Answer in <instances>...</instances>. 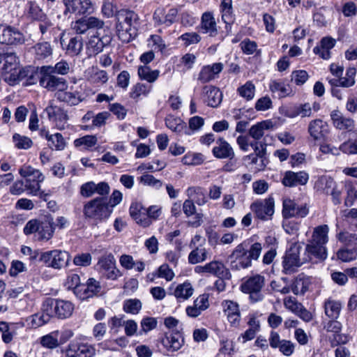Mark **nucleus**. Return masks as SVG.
<instances>
[{
    "instance_id": "c85d7f7f",
    "label": "nucleus",
    "mask_w": 357,
    "mask_h": 357,
    "mask_svg": "<svg viewBox=\"0 0 357 357\" xmlns=\"http://www.w3.org/2000/svg\"><path fill=\"white\" fill-rule=\"evenodd\" d=\"M23 324L13 322L0 321V333L1 339L5 344L10 343L17 335V331L22 328Z\"/></svg>"
},
{
    "instance_id": "c03bdc74",
    "label": "nucleus",
    "mask_w": 357,
    "mask_h": 357,
    "mask_svg": "<svg viewBox=\"0 0 357 357\" xmlns=\"http://www.w3.org/2000/svg\"><path fill=\"white\" fill-rule=\"evenodd\" d=\"M186 195L190 200L199 206L204 205L207 198L203 188L200 187H190L186 190Z\"/></svg>"
},
{
    "instance_id": "6ab92c4d",
    "label": "nucleus",
    "mask_w": 357,
    "mask_h": 357,
    "mask_svg": "<svg viewBox=\"0 0 357 357\" xmlns=\"http://www.w3.org/2000/svg\"><path fill=\"white\" fill-rule=\"evenodd\" d=\"M105 23L96 17H82L72 24V29L77 34L85 33L89 29L103 28Z\"/></svg>"
},
{
    "instance_id": "3c124183",
    "label": "nucleus",
    "mask_w": 357,
    "mask_h": 357,
    "mask_svg": "<svg viewBox=\"0 0 357 357\" xmlns=\"http://www.w3.org/2000/svg\"><path fill=\"white\" fill-rule=\"evenodd\" d=\"M269 123L261 121L253 125L249 130V135L255 140L260 139L264 135L265 130L268 129Z\"/></svg>"
},
{
    "instance_id": "a18cd8bd",
    "label": "nucleus",
    "mask_w": 357,
    "mask_h": 357,
    "mask_svg": "<svg viewBox=\"0 0 357 357\" xmlns=\"http://www.w3.org/2000/svg\"><path fill=\"white\" fill-rule=\"evenodd\" d=\"M138 76L141 79L147 81L149 83L154 82L159 77L160 71L152 70L148 66H142L138 68Z\"/></svg>"
},
{
    "instance_id": "b1692460",
    "label": "nucleus",
    "mask_w": 357,
    "mask_h": 357,
    "mask_svg": "<svg viewBox=\"0 0 357 357\" xmlns=\"http://www.w3.org/2000/svg\"><path fill=\"white\" fill-rule=\"evenodd\" d=\"M95 349L88 344L80 342H70L66 349L67 357H93L95 355Z\"/></svg>"
},
{
    "instance_id": "4be33fe9",
    "label": "nucleus",
    "mask_w": 357,
    "mask_h": 357,
    "mask_svg": "<svg viewBox=\"0 0 357 357\" xmlns=\"http://www.w3.org/2000/svg\"><path fill=\"white\" fill-rule=\"evenodd\" d=\"M309 177L308 173L305 171L295 172L289 170L284 172L282 183L289 188L305 185L308 182Z\"/></svg>"
},
{
    "instance_id": "37998d69",
    "label": "nucleus",
    "mask_w": 357,
    "mask_h": 357,
    "mask_svg": "<svg viewBox=\"0 0 357 357\" xmlns=\"http://www.w3.org/2000/svg\"><path fill=\"white\" fill-rule=\"evenodd\" d=\"M342 305L340 301L328 299L324 303V311L326 315L331 319H337L339 317Z\"/></svg>"
},
{
    "instance_id": "bb28decb",
    "label": "nucleus",
    "mask_w": 357,
    "mask_h": 357,
    "mask_svg": "<svg viewBox=\"0 0 357 357\" xmlns=\"http://www.w3.org/2000/svg\"><path fill=\"white\" fill-rule=\"evenodd\" d=\"M204 102L211 107H218L222 102V93L220 89L212 85L205 86L202 89Z\"/></svg>"
},
{
    "instance_id": "09e8293b",
    "label": "nucleus",
    "mask_w": 357,
    "mask_h": 357,
    "mask_svg": "<svg viewBox=\"0 0 357 357\" xmlns=\"http://www.w3.org/2000/svg\"><path fill=\"white\" fill-rule=\"evenodd\" d=\"M141 207L143 206L140 204L135 203V222L143 227H148L152 224V222L147 213L144 211Z\"/></svg>"
},
{
    "instance_id": "6e6d98bb",
    "label": "nucleus",
    "mask_w": 357,
    "mask_h": 357,
    "mask_svg": "<svg viewBox=\"0 0 357 357\" xmlns=\"http://www.w3.org/2000/svg\"><path fill=\"white\" fill-rule=\"evenodd\" d=\"M337 239L344 245L351 247H357V234L348 231H340L337 235Z\"/></svg>"
},
{
    "instance_id": "774afa93",
    "label": "nucleus",
    "mask_w": 357,
    "mask_h": 357,
    "mask_svg": "<svg viewBox=\"0 0 357 357\" xmlns=\"http://www.w3.org/2000/svg\"><path fill=\"white\" fill-rule=\"evenodd\" d=\"M139 181L143 185L152 186L156 189H159L162 185V183L160 180L156 179L151 174L142 175L139 178Z\"/></svg>"
},
{
    "instance_id": "393cba45",
    "label": "nucleus",
    "mask_w": 357,
    "mask_h": 357,
    "mask_svg": "<svg viewBox=\"0 0 357 357\" xmlns=\"http://www.w3.org/2000/svg\"><path fill=\"white\" fill-rule=\"evenodd\" d=\"M221 305L230 324L235 327L238 326L241 322V312L238 303L225 300L222 302Z\"/></svg>"
},
{
    "instance_id": "dca6fc26",
    "label": "nucleus",
    "mask_w": 357,
    "mask_h": 357,
    "mask_svg": "<svg viewBox=\"0 0 357 357\" xmlns=\"http://www.w3.org/2000/svg\"><path fill=\"white\" fill-rule=\"evenodd\" d=\"M309 213L306 204H298L294 200L286 199L283 201L282 215L285 219L289 218H305Z\"/></svg>"
},
{
    "instance_id": "f704fd0d",
    "label": "nucleus",
    "mask_w": 357,
    "mask_h": 357,
    "mask_svg": "<svg viewBox=\"0 0 357 357\" xmlns=\"http://www.w3.org/2000/svg\"><path fill=\"white\" fill-rule=\"evenodd\" d=\"M208 273L215 275L220 279L230 280L231 275L229 270L220 261L213 260L208 263Z\"/></svg>"
},
{
    "instance_id": "c756f323",
    "label": "nucleus",
    "mask_w": 357,
    "mask_h": 357,
    "mask_svg": "<svg viewBox=\"0 0 357 357\" xmlns=\"http://www.w3.org/2000/svg\"><path fill=\"white\" fill-rule=\"evenodd\" d=\"M54 229L53 218L51 216H45L44 220L40 222L36 236L38 241H47L52 237Z\"/></svg>"
},
{
    "instance_id": "5fc2aeb1",
    "label": "nucleus",
    "mask_w": 357,
    "mask_h": 357,
    "mask_svg": "<svg viewBox=\"0 0 357 357\" xmlns=\"http://www.w3.org/2000/svg\"><path fill=\"white\" fill-rule=\"evenodd\" d=\"M13 141L15 146L18 149H29L33 145V142L29 137L18 133L13 135Z\"/></svg>"
},
{
    "instance_id": "6e6552de",
    "label": "nucleus",
    "mask_w": 357,
    "mask_h": 357,
    "mask_svg": "<svg viewBox=\"0 0 357 357\" xmlns=\"http://www.w3.org/2000/svg\"><path fill=\"white\" fill-rule=\"evenodd\" d=\"M228 261L230 268L233 271H239L250 267L252 262L248 257L247 245L245 243L238 245L228 257Z\"/></svg>"
},
{
    "instance_id": "0eeeda50",
    "label": "nucleus",
    "mask_w": 357,
    "mask_h": 357,
    "mask_svg": "<svg viewBox=\"0 0 357 357\" xmlns=\"http://www.w3.org/2000/svg\"><path fill=\"white\" fill-rule=\"evenodd\" d=\"M70 258L68 252L54 250L41 253L39 260L48 267L60 269L68 265Z\"/></svg>"
},
{
    "instance_id": "de8ad7c7",
    "label": "nucleus",
    "mask_w": 357,
    "mask_h": 357,
    "mask_svg": "<svg viewBox=\"0 0 357 357\" xmlns=\"http://www.w3.org/2000/svg\"><path fill=\"white\" fill-rule=\"evenodd\" d=\"M83 47V43L80 36H75L70 39L66 45V53L70 56L78 55Z\"/></svg>"
},
{
    "instance_id": "f3484780",
    "label": "nucleus",
    "mask_w": 357,
    "mask_h": 357,
    "mask_svg": "<svg viewBox=\"0 0 357 357\" xmlns=\"http://www.w3.org/2000/svg\"><path fill=\"white\" fill-rule=\"evenodd\" d=\"M250 209L259 219L268 220L274 213V199L273 197H268L255 202L251 204Z\"/></svg>"
},
{
    "instance_id": "052dcab7",
    "label": "nucleus",
    "mask_w": 357,
    "mask_h": 357,
    "mask_svg": "<svg viewBox=\"0 0 357 357\" xmlns=\"http://www.w3.org/2000/svg\"><path fill=\"white\" fill-rule=\"evenodd\" d=\"M98 142L96 135H85L74 141L76 147L84 146L85 149H89L96 144Z\"/></svg>"
},
{
    "instance_id": "a878e982",
    "label": "nucleus",
    "mask_w": 357,
    "mask_h": 357,
    "mask_svg": "<svg viewBox=\"0 0 357 357\" xmlns=\"http://www.w3.org/2000/svg\"><path fill=\"white\" fill-rule=\"evenodd\" d=\"M213 155L218 159L232 160L235 153L231 146L224 139L220 137L215 142V146L212 149Z\"/></svg>"
},
{
    "instance_id": "e2e57ef3",
    "label": "nucleus",
    "mask_w": 357,
    "mask_h": 357,
    "mask_svg": "<svg viewBox=\"0 0 357 357\" xmlns=\"http://www.w3.org/2000/svg\"><path fill=\"white\" fill-rule=\"evenodd\" d=\"M178 39L182 40L185 46H189L197 44L200 42L202 38L196 32H188L182 34Z\"/></svg>"
},
{
    "instance_id": "58836bf2",
    "label": "nucleus",
    "mask_w": 357,
    "mask_h": 357,
    "mask_svg": "<svg viewBox=\"0 0 357 357\" xmlns=\"http://www.w3.org/2000/svg\"><path fill=\"white\" fill-rule=\"evenodd\" d=\"M193 293L194 289L192 284L188 282H185L176 287L173 295L178 302H183L190 298Z\"/></svg>"
},
{
    "instance_id": "473e14b6",
    "label": "nucleus",
    "mask_w": 357,
    "mask_h": 357,
    "mask_svg": "<svg viewBox=\"0 0 357 357\" xmlns=\"http://www.w3.org/2000/svg\"><path fill=\"white\" fill-rule=\"evenodd\" d=\"M311 284L312 278L301 273L293 280L291 289L295 295H304Z\"/></svg>"
},
{
    "instance_id": "5701e85b",
    "label": "nucleus",
    "mask_w": 357,
    "mask_h": 357,
    "mask_svg": "<svg viewBox=\"0 0 357 357\" xmlns=\"http://www.w3.org/2000/svg\"><path fill=\"white\" fill-rule=\"evenodd\" d=\"M161 343L167 351L174 352L181 348L184 343V338L182 333L176 330L166 333L161 339Z\"/></svg>"
},
{
    "instance_id": "ea45409f",
    "label": "nucleus",
    "mask_w": 357,
    "mask_h": 357,
    "mask_svg": "<svg viewBox=\"0 0 357 357\" xmlns=\"http://www.w3.org/2000/svg\"><path fill=\"white\" fill-rule=\"evenodd\" d=\"M45 301L43 302L42 306H41V312L40 313H36L31 317H29V320L30 321L29 325L31 327L36 328L40 326H43L44 324L49 322L51 317H52V314L47 311H45Z\"/></svg>"
},
{
    "instance_id": "39448f33",
    "label": "nucleus",
    "mask_w": 357,
    "mask_h": 357,
    "mask_svg": "<svg viewBox=\"0 0 357 357\" xmlns=\"http://www.w3.org/2000/svg\"><path fill=\"white\" fill-rule=\"evenodd\" d=\"M44 307L52 317L60 319L69 318L74 311V305L70 301L52 298H47L45 300Z\"/></svg>"
},
{
    "instance_id": "9b49d317",
    "label": "nucleus",
    "mask_w": 357,
    "mask_h": 357,
    "mask_svg": "<svg viewBox=\"0 0 357 357\" xmlns=\"http://www.w3.org/2000/svg\"><path fill=\"white\" fill-rule=\"evenodd\" d=\"M97 266L100 272L109 280H114L121 275V271L116 268L114 256L112 253L101 256Z\"/></svg>"
},
{
    "instance_id": "49530a36",
    "label": "nucleus",
    "mask_w": 357,
    "mask_h": 357,
    "mask_svg": "<svg viewBox=\"0 0 357 357\" xmlns=\"http://www.w3.org/2000/svg\"><path fill=\"white\" fill-rule=\"evenodd\" d=\"M45 176L42 175V178H30L24 180L25 188L28 195L36 196L39 194L40 190V183L44 181Z\"/></svg>"
},
{
    "instance_id": "ddd939ff",
    "label": "nucleus",
    "mask_w": 357,
    "mask_h": 357,
    "mask_svg": "<svg viewBox=\"0 0 357 357\" xmlns=\"http://www.w3.org/2000/svg\"><path fill=\"white\" fill-rule=\"evenodd\" d=\"M7 79H8V84L10 85H15L24 79H26V85H32L36 84L38 81L40 82V68L39 71H37L35 70L34 67L28 66L19 70L18 74H13V75H10Z\"/></svg>"
},
{
    "instance_id": "680f3d73",
    "label": "nucleus",
    "mask_w": 357,
    "mask_h": 357,
    "mask_svg": "<svg viewBox=\"0 0 357 357\" xmlns=\"http://www.w3.org/2000/svg\"><path fill=\"white\" fill-rule=\"evenodd\" d=\"M356 69L354 67H349L347 69L344 77H340L342 79V87L349 88L355 84V77Z\"/></svg>"
},
{
    "instance_id": "1a4fd4ad",
    "label": "nucleus",
    "mask_w": 357,
    "mask_h": 357,
    "mask_svg": "<svg viewBox=\"0 0 357 357\" xmlns=\"http://www.w3.org/2000/svg\"><path fill=\"white\" fill-rule=\"evenodd\" d=\"M112 39L111 30L108 27L97 29L96 33L91 36L87 47L89 50L94 54L102 51L103 48L109 45Z\"/></svg>"
},
{
    "instance_id": "c9c22d12",
    "label": "nucleus",
    "mask_w": 357,
    "mask_h": 357,
    "mask_svg": "<svg viewBox=\"0 0 357 357\" xmlns=\"http://www.w3.org/2000/svg\"><path fill=\"white\" fill-rule=\"evenodd\" d=\"M192 250L189 253L188 260L190 264H197L211 258L209 250L202 245L192 248Z\"/></svg>"
},
{
    "instance_id": "9d476101",
    "label": "nucleus",
    "mask_w": 357,
    "mask_h": 357,
    "mask_svg": "<svg viewBox=\"0 0 357 357\" xmlns=\"http://www.w3.org/2000/svg\"><path fill=\"white\" fill-rule=\"evenodd\" d=\"M301 245L297 242L291 243L289 249L286 252L282 261L283 272L285 274H291L296 271L303 261L299 257Z\"/></svg>"
},
{
    "instance_id": "338daca9",
    "label": "nucleus",
    "mask_w": 357,
    "mask_h": 357,
    "mask_svg": "<svg viewBox=\"0 0 357 357\" xmlns=\"http://www.w3.org/2000/svg\"><path fill=\"white\" fill-rule=\"evenodd\" d=\"M93 84H105L108 80V75L106 71L102 70H94L89 78Z\"/></svg>"
},
{
    "instance_id": "0e129e2a",
    "label": "nucleus",
    "mask_w": 357,
    "mask_h": 357,
    "mask_svg": "<svg viewBox=\"0 0 357 357\" xmlns=\"http://www.w3.org/2000/svg\"><path fill=\"white\" fill-rule=\"evenodd\" d=\"M19 173L24 178V179L33 177L42 178V175H43L38 169H36L31 166L22 167L20 169Z\"/></svg>"
},
{
    "instance_id": "603ef678",
    "label": "nucleus",
    "mask_w": 357,
    "mask_h": 357,
    "mask_svg": "<svg viewBox=\"0 0 357 357\" xmlns=\"http://www.w3.org/2000/svg\"><path fill=\"white\" fill-rule=\"evenodd\" d=\"M237 91L241 97L247 100H251L255 97V86L252 82L248 81L245 84L238 87Z\"/></svg>"
},
{
    "instance_id": "a211bd4d",
    "label": "nucleus",
    "mask_w": 357,
    "mask_h": 357,
    "mask_svg": "<svg viewBox=\"0 0 357 357\" xmlns=\"http://www.w3.org/2000/svg\"><path fill=\"white\" fill-rule=\"evenodd\" d=\"M66 7L64 14L68 13L76 15L90 14L93 11L92 3L90 0H63Z\"/></svg>"
},
{
    "instance_id": "864d4df0",
    "label": "nucleus",
    "mask_w": 357,
    "mask_h": 357,
    "mask_svg": "<svg viewBox=\"0 0 357 357\" xmlns=\"http://www.w3.org/2000/svg\"><path fill=\"white\" fill-rule=\"evenodd\" d=\"M36 56L38 59H44L52 54V49L50 44L43 42L36 44L34 46Z\"/></svg>"
},
{
    "instance_id": "4468645a",
    "label": "nucleus",
    "mask_w": 357,
    "mask_h": 357,
    "mask_svg": "<svg viewBox=\"0 0 357 357\" xmlns=\"http://www.w3.org/2000/svg\"><path fill=\"white\" fill-rule=\"evenodd\" d=\"M55 96L59 101L63 102L70 106L77 105L84 100L82 88L74 86L56 92Z\"/></svg>"
},
{
    "instance_id": "f257e3e1",
    "label": "nucleus",
    "mask_w": 357,
    "mask_h": 357,
    "mask_svg": "<svg viewBox=\"0 0 357 357\" xmlns=\"http://www.w3.org/2000/svg\"><path fill=\"white\" fill-rule=\"evenodd\" d=\"M112 213L108 200L104 197H98L84 203L83 215L84 218L93 225L107 220Z\"/></svg>"
},
{
    "instance_id": "423d86ee",
    "label": "nucleus",
    "mask_w": 357,
    "mask_h": 357,
    "mask_svg": "<svg viewBox=\"0 0 357 357\" xmlns=\"http://www.w3.org/2000/svg\"><path fill=\"white\" fill-rule=\"evenodd\" d=\"M134 12L128 9H121L116 12L118 36L123 43H129L132 40V30Z\"/></svg>"
},
{
    "instance_id": "69168bd1",
    "label": "nucleus",
    "mask_w": 357,
    "mask_h": 357,
    "mask_svg": "<svg viewBox=\"0 0 357 357\" xmlns=\"http://www.w3.org/2000/svg\"><path fill=\"white\" fill-rule=\"evenodd\" d=\"M308 78V73L303 70H294L291 75V81L298 86L304 84Z\"/></svg>"
},
{
    "instance_id": "2eb2a0df",
    "label": "nucleus",
    "mask_w": 357,
    "mask_h": 357,
    "mask_svg": "<svg viewBox=\"0 0 357 357\" xmlns=\"http://www.w3.org/2000/svg\"><path fill=\"white\" fill-rule=\"evenodd\" d=\"M49 120L55 125L57 129L64 130L68 124V115L67 111L56 105H50L46 107Z\"/></svg>"
},
{
    "instance_id": "f03ea898",
    "label": "nucleus",
    "mask_w": 357,
    "mask_h": 357,
    "mask_svg": "<svg viewBox=\"0 0 357 357\" xmlns=\"http://www.w3.org/2000/svg\"><path fill=\"white\" fill-rule=\"evenodd\" d=\"M24 15L29 21L39 22V29L43 35L53 26L50 19L36 1L30 0L26 2L24 9Z\"/></svg>"
},
{
    "instance_id": "cd10ccee",
    "label": "nucleus",
    "mask_w": 357,
    "mask_h": 357,
    "mask_svg": "<svg viewBox=\"0 0 357 357\" xmlns=\"http://www.w3.org/2000/svg\"><path fill=\"white\" fill-rule=\"evenodd\" d=\"M224 65L222 63H215L212 65L202 67L198 75V80L202 83L208 82L215 79L218 75L223 70Z\"/></svg>"
},
{
    "instance_id": "412c9836",
    "label": "nucleus",
    "mask_w": 357,
    "mask_h": 357,
    "mask_svg": "<svg viewBox=\"0 0 357 357\" xmlns=\"http://www.w3.org/2000/svg\"><path fill=\"white\" fill-rule=\"evenodd\" d=\"M25 42V36L17 28L6 26L0 33V44L17 45Z\"/></svg>"
},
{
    "instance_id": "79ce46f5",
    "label": "nucleus",
    "mask_w": 357,
    "mask_h": 357,
    "mask_svg": "<svg viewBox=\"0 0 357 357\" xmlns=\"http://www.w3.org/2000/svg\"><path fill=\"white\" fill-rule=\"evenodd\" d=\"M329 227L327 225H322L316 227L312 235L311 241L315 244L326 245L328 241Z\"/></svg>"
},
{
    "instance_id": "4d7b16f0",
    "label": "nucleus",
    "mask_w": 357,
    "mask_h": 357,
    "mask_svg": "<svg viewBox=\"0 0 357 357\" xmlns=\"http://www.w3.org/2000/svg\"><path fill=\"white\" fill-rule=\"evenodd\" d=\"M49 146L52 149L61 151L66 147V142L61 133L51 135L48 140Z\"/></svg>"
},
{
    "instance_id": "f8f14e48",
    "label": "nucleus",
    "mask_w": 357,
    "mask_h": 357,
    "mask_svg": "<svg viewBox=\"0 0 357 357\" xmlns=\"http://www.w3.org/2000/svg\"><path fill=\"white\" fill-rule=\"evenodd\" d=\"M199 27L202 33L206 34L211 38L218 37L220 41L225 38L224 36L220 35L218 26L212 12H205L202 14Z\"/></svg>"
},
{
    "instance_id": "4c0bfd02",
    "label": "nucleus",
    "mask_w": 357,
    "mask_h": 357,
    "mask_svg": "<svg viewBox=\"0 0 357 357\" xmlns=\"http://www.w3.org/2000/svg\"><path fill=\"white\" fill-rule=\"evenodd\" d=\"M165 124L169 129L177 134L191 135L190 132L188 131L185 123L180 118L167 116L165 119Z\"/></svg>"
},
{
    "instance_id": "7c9ffc66",
    "label": "nucleus",
    "mask_w": 357,
    "mask_h": 357,
    "mask_svg": "<svg viewBox=\"0 0 357 357\" xmlns=\"http://www.w3.org/2000/svg\"><path fill=\"white\" fill-rule=\"evenodd\" d=\"M333 125L339 130H352L354 128V121L351 118L345 117L340 111L333 110L331 113Z\"/></svg>"
},
{
    "instance_id": "a19ab883",
    "label": "nucleus",
    "mask_w": 357,
    "mask_h": 357,
    "mask_svg": "<svg viewBox=\"0 0 357 357\" xmlns=\"http://www.w3.org/2000/svg\"><path fill=\"white\" fill-rule=\"evenodd\" d=\"M305 252L308 254L310 259H311L310 256L320 260H324L327 257V250L325 245L315 244L312 241L306 245Z\"/></svg>"
},
{
    "instance_id": "2f4dec72",
    "label": "nucleus",
    "mask_w": 357,
    "mask_h": 357,
    "mask_svg": "<svg viewBox=\"0 0 357 357\" xmlns=\"http://www.w3.org/2000/svg\"><path fill=\"white\" fill-rule=\"evenodd\" d=\"M178 10L175 8H169L167 11L164 8H158L153 15V19L159 24L169 26L175 22Z\"/></svg>"
},
{
    "instance_id": "8fccbe9b",
    "label": "nucleus",
    "mask_w": 357,
    "mask_h": 357,
    "mask_svg": "<svg viewBox=\"0 0 357 357\" xmlns=\"http://www.w3.org/2000/svg\"><path fill=\"white\" fill-rule=\"evenodd\" d=\"M59 333V331H56L43 336L40 338L41 345L50 349L58 347L60 344L58 340Z\"/></svg>"
},
{
    "instance_id": "e433bc0d",
    "label": "nucleus",
    "mask_w": 357,
    "mask_h": 357,
    "mask_svg": "<svg viewBox=\"0 0 357 357\" xmlns=\"http://www.w3.org/2000/svg\"><path fill=\"white\" fill-rule=\"evenodd\" d=\"M336 183L329 176L324 175L319 176L314 181V188L317 192L329 195L333 187H335Z\"/></svg>"
},
{
    "instance_id": "13d9d810",
    "label": "nucleus",
    "mask_w": 357,
    "mask_h": 357,
    "mask_svg": "<svg viewBox=\"0 0 357 357\" xmlns=\"http://www.w3.org/2000/svg\"><path fill=\"white\" fill-rule=\"evenodd\" d=\"M243 54L247 55L253 54L255 52L260 53V50L257 49V44L255 41L251 40L249 38H245L242 40L239 45Z\"/></svg>"
},
{
    "instance_id": "bf43d9fd",
    "label": "nucleus",
    "mask_w": 357,
    "mask_h": 357,
    "mask_svg": "<svg viewBox=\"0 0 357 357\" xmlns=\"http://www.w3.org/2000/svg\"><path fill=\"white\" fill-rule=\"evenodd\" d=\"M282 227L285 232L297 238L299 235L300 223L295 221L286 219L282 222Z\"/></svg>"
},
{
    "instance_id": "aec40b11",
    "label": "nucleus",
    "mask_w": 357,
    "mask_h": 357,
    "mask_svg": "<svg viewBox=\"0 0 357 357\" xmlns=\"http://www.w3.org/2000/svg\"><path fill=\"white\" fill-rule=\"evenodd\" d=\"M307 132L314 141L325 140L329 133V126L322 119H314L310 121Z\"/></svg>"
},
{
    "instance_id": "20e7f679",
    "label": "nucleus",
    "mask_w": 357,
    "mask_h": 357,
    "mask_svg": "<svg viewBox=\"0 0 357 357\" xmlns=\"http://www.w3.org/2000/svg\"><path fill=\"white\" fill-rule=\"evenodd\" d=\"M265 285L264 276L255 274L248 277L241 284V289L243 293L248 294L249 298L252 303H257L261 301L264 296L261 292Z\"/></svg>"
},
{
    "instance_id": "7ed1b4c3",
    "label": "nucleus",
    "mask_w": 357,
    "mask_h": 357,
    "mask_svg": "<svg viewBox=\"0 0 357 357\" xmlns=\"http://www.w3.org/2000/svg\"><path fill=\"white\" fill-rule=\"evenodd\" d=\"M52 66L40 67V85L50 91L57 92L68 89V84L63 77H58L53 73Z\"/></svg>"
},
{
    "instance_id": "72a5a7b5",
    "label": "nucleus",
    "mask_w": 357,
    "mask_h": 357,
    "mask_svg": "<svg viewBox=\"0 0 357 357\" xmlns=\"http://www.w3.org/2000/svg\"><path fill=\"white\" fill-rule=\"evenodd\" d=\"M269 90L276 94L278 98H283L293 95L291 86L280 80H271L268 84Z\"/></svg>"
}]
</instances>
